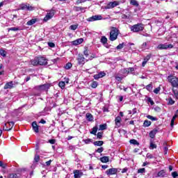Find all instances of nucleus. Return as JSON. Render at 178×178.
I'll return each instance as SVG.
<instances>
[{
  "mask_svg": "<svg viewBox=\"0 0 178 178\" xmlns=\"http://www.w3.org/2000/svg\"><path fill=\"white\" fill-rule=\"evenodd\" d=\"M144 30V24H137L131 26V31L134 33H138V31H143Z\"/></svg>",
  "mask_w": 178,
  "mask_h": 178,
  "instance_id": "obj_2",
  "label": "nucleus"
},
{
  "mask_svg": "<svg viewBox=\"0 0 178 178\" xmlns=\"http://www.w3.org/2000/svg\"><path fill=\"white\" fill-rule=\"evenodd\" d=\"M147 102H149L150 105H154L155 104L151 97H147Z\"/></svg>",
  "mask_w": 178,
  "mask_h": 178,
  "instance_id": "obj_47",
  "label": "nucleus"
},
{
  "mask_svg": "<svg viewBox=\"0 0 178 178\" xmlns=\"http://www.w3.org/2000/svg\"><path fill=\"white\" fill-rule=\"evenodd\" d=\"M146 158H147V159H154V155L147 153L146 155Z\"/></svg>",
  "mask_w": 178,
  "mask_h": 178,
  "instance_id": "obj_48",
  "label": "nucleus"
},
{
  "mask_svg": "<svg viewBox=\"0 0 178 178\" xmlns=\"http://www.w3.org/2000/svg\"><path fill=\"white\" fill-rule=\"evenodd\" d=\"M100 41H101L102 44H103V45H106V44L108 42V38H106V37H105V36H102Z\"/></svg>",
  "mask_w": 178,
  "mask_h": 178,
  "instance_id": "obj_25",
  "label": "nucleus"
},
{
  "mask_svg": "<svg viewBox=\"0 0 178 178\" xmlns=\"http://www.w3.org/2000/svg\"><path fill=\"white\" fill-rule=\"evenodd\" d=\"M138 173H145V168H140L138 170Z\"/></svg>",
  "mask_w": 178,
  "mask_h": 178,
  "instance_id": "obj_56",
  "label": "nucleus"
},
{
  "mask_svg": "<svg viewBox=\"0 0 178 178\" xmlns=\"http://www.w3.org/2000/svg\"><path fill=\"white\" fill-rule=\"evenodd\" d=\"M8 124L10 126V129H13V126H15V122L13 121L8 122Z\"/></svg>",
  "mask_w": 178,
  "mask_h": 178,
  "instance_id": "obj_60",
  "label": "nucleus"
},
{
  "mask_svg": "<svg viewBox=\"0 0 178 178\" xmlns=\"http://www.w3.org/2000/svg\"><path fill=\"white\" fill-rule=\"evenodd\" d=\"M151 59V54L147 55L146 57L144 58L143 62L142 63V67H145V65H147V63L148 60Z\"/></svg>",
  "mask_w": 178,
  "mask_h": 178,
  "instance_id": "obj_16",
  "label": "nucleus"
},
{
  "mask_svg": "<svg viewBox=\"0 0 178 178\" xmlns=\"http://www.w3.org/2000/svg\"><path fill=\"white\" fill-rule=\"evenodd\" d=\"M172 176L173 178L177 177H178L177 172L175 171V172H172Z\"/></svg>",
  "mask_w": 178,
  "mask_h": 178,
  "instance_id": "obj_57",
  "label": "nucleus"
},
{
  "mask_svg": "<svg viewBox=\"0 0 178 178\" xmlns=\"http://www.w3.org/2000/svg\"><path fill=\"white\" fill-rule=\"evenodd\" d=\"M166 101L168 102V105H174L175 100L172 97H168Z\"/></svg>",
  "mask_w": 178,
  "mask_h": 178,
  "instance_id": "obj_27",
  "label": "nucleus"
},
{
  "mask_svg": "<svg viewBox=\"0 0 178 178\" xmlns=\"http://www.w3.org/2000/svg\"><path fill=\"white\" fill-rule=\"evenodd\" d=\"M99 76H100V78L102 79V77H105V76H106V74L104 72H100L99 73Z\"/></svg>",
  "mask_w": 178,
  "mask_h": 178,
  "instance_id": "obj_54",
  "label": "nucleus"
},
{
  "mask_svg": "<svg viewBox=\"0 0 178 178\" xmlns=\"http://www.w3.org/2000/svg\"><path fill=\"white\" fill-rule=\"evenodd\" d=\"M13 88V82L10 81L8 82L7 83H6V85L4 86V90H8L9 88Z\"/></svg>",
  "mask_w": 178,
  "mask_h": 178,
  "instance_id": "obj_19",
  "label": "nucleus"
},
{
  "mask_svg": "<svg viewBox=\"0 0 178 178\" xmlns=\"http://www.w3.org/2000/svg\"><path fill=\"white\" fill-rule=\"evenodd\" d=\"M17 174H10L9 178H17Z\"/></svg>",
  "mask_w": 178,
  "mask_h": 178,
  "instance_id": "obj_55",
  "label": "nucleus"
},
{
  "mask_svg": "<svg viewBox=\"0 0 178 178\" xmlns=\"http://www.w3.org/2000/svg\"><path fill=\"white\" fill-rule=\"evenodd\" d=\"M156 148V145L152 142H150L149 149H155Z\"/></svg>",
  "mask_w": 178,
  "mask_h": 178,
  "instance_id": "obj_35",
  "label": "nucleus"
},
{
  "mask_svg": "<svg viewBox=\"0 0 178 178\" xmlns=\"http://www.w3.org/2000/svg\"><path fill=\"white\" fill-rule=\"evenodd\" d=\"M99 130H106V124H100Z\"/></svg>",
  "mask_w": 178,
  "mask_h": 178,
  "instance_id": "obj_40",
  "label": "nucleus"
},
{
  "mask_svg": "<svg viewBox=\"0 0 178 178\" xmlns=\"http://www.w3.org/2000/svg\"><path fill=\"white\" fill-rule=\"evenodd\" d=\"M19 8L22 10L29 11L34 10V9H35V8L30 6L29 3H22L19 6Z\"/></svg>",
  "mask_w": 178,
  "mask_h": 178,
  "instance_id": "obj_4",
  "label": "nucleus"
},
{
  "mask_svg": "<svg viewBox=\"0 0 178 178\" xmlns=\"http://www.w3.org/2000/svg\"><path fill=\"white\" fill-rule=\"evenodd\" d=\"M7 165L6 163H3V162L0 161V167L3 168V169H6V168Z\"/></svg>",
  "mask_w": 178,
  "mask_h": 178,
  "instance_id": "obj_51",
  "label": "nucleus"
},
{
  "mask_svg": "<svg viewBox=\"0 0 178 178\" xmlns=\"http://www.w3.org/2000/svg\"><path fill=\"white\" fill-rule=\"evenodd\" d=\"M172 92L174 94L175 98H176V99H178V90H173Z\"/></svg>",
  "mask_w": 178,
  "mask_h": 178,
  "instance_id": "obj_43",
  "label": "nucleus"
},
{
  "mask_svg": "<svg viewBox=\"0 0 178 178\" xmlns=\"http://www.w3.org/2000/svg\"><path fill=\"white\" fill-rule=\"evenodd\" d=\"M35 162H39L40 161V156L35 155L34 158Z\"/></svg>",
  "mask_w": 178,
  "mask_h": 178,
  "instance_id": "obj_58",
  "label": "nucleus"
},
{
  "mask_svg": "<svg viewBox=\"0 0 178 178\" xmlns=\"http://www.w3.org/2000/svg\"><path fill=\"white\" fill-rule=\"evenodd\" d=\"M72 66H73L72 65V63H67L65 65V69H66V70H69V69L72 68Z\"/></svg>",
  "mask_w": 178,
  "mask_h": 178,
  "instance_id": "obj_37",
  "label": "nucleus"
},
{
  "mask_svg": "<svg viewBox=\"0 0 178 178\" xmlns=\"http://www.w3.org/2000/svg\"><path fill=\"white\" fill-rule=\"evenodd\" d=\"M83 55H85L86 58L88 57V47H85V50L83 51Z\"/></svg>",
  "mask_w": 178,
  "mask_h": 178,
  "instance_id": "obj_42",
  "label": "nucleus"
},
{
  "mask_svg": "<svg viewBox=\"0 0 178 178\" xmlns=\"http://www.w3.org/2000/svg\"><path fill=\"white\" fill-rule=\"evenodd\" d=\"M56 141V140L55 139H51V140H49V143L50 144H55Z\"/></svg>",
  "mask_w": 178,
  "mask_h": 178,
  "instance_id": "obj_63",
  "label": "nucleus"
},
{
  "mask_svg": "<svg viewBox=\"0 0 178 178\" xmlns=\"http://www.w3.org/2000/svg\"><path fill=\"white\" fill-rule=\"evenodd\" d=\"M83 41H84L83 38L77 39L72 42V45H80V44H83Z\"/></svg>",
  "mask_w": 178,
  "mask_h": 178,
  "instance_id": "obj_17",
  "label": "nucleus"
},
{
  "mask_svg": "<svg viewBox=\"0 0 178 178\" xmlns=\"http://www.w3.org/2000/svg\"><path fill=\"white\" fill-rule=\"evenodd\" d=\"M3 130H5L6 131H9L12 130V128H8V127H6V124H5L3 127Z\"/></svg>",
  "mask_w": 178,
  "mask_h": 178,
  "instance_id": "obj_52",
  "label": "nucleus"
},
{
  "mask_svg": "<svg viewBox=\"0 0 178 178\" xmlns=\"http://www.w3.org/2000/svg\"><path fill=\"white\" fill-rule=\"evenodd\" d=\"M104 152V147H99L95 150V152H98L99 154H101V152Z\"/></svg>",
  "mask_w": 178,
  "mask_h": 178,
  "instance_id": "obj_53",
  "label": "nucleus"
},
{
  "mask_svg": "<svg viewBox=\"0 0 178 178\" xmlns=\"http://www.w3.org/2000/svg\"><path fill=\"white\" fill-rule=\"evenodd\" d=\"M115 122L116 126H118V127H120V122H122V118H120V116L116 117Z\"/></svg>",
  "mask_w": 178,
  "mask_h": 178,
  "instance_id": "obj_21",
  "label": "nucleus"
},
{
  "mask_svg": "<svg viewBox=\"0 0 178 178\" xmlns=\"http://www.w3.org/2000/svg\"><path fill=\"white\" fill-rule=\"evenodd\" d=\"M32 127L35 133H38L39 128H38V125L37 124V122H33L32 123Z\"/></svg>",
  "mask_w": 178,
  "mask_h": 178,
  "instance_id": "obj_18",
  "label": "nucleus"
},
{
  "mask_svg": "<svg viewBox=\"0 0 178 178\" xmlns=\"http://www.w3.org/2000/svg\"><path fill=\"white\" fill-rule=\"evenodd\" d=\"M158 177H165L166 176V172L165 170H161L157 174Z\"/></svg>",
  "mask_w": 178,
  "mask_h": 178,
  "instance_id": "obj_22",
  "label": "nucleus"
},
{
  "mask_svg": "<svg viewBox=\"0 0 178 178\" xmlns=\"http://www.w3.org/2000/svg\"><path fill=\"white\" fill-rule=\"evenodd\" d=\"M39 91H47L49 89V84H43L36 87Z\"/></svg>",
  "mask_w": 178,
  "mask_h": 178,
  "instance_id": "obj_9",
  "label": "nucleus"
},
{
  "mask_svg": "<svg viewBox=\"0 0 178 178\" xmlns=\"http://www.w3.org/2000/svg\"><path fill=\"white\" fill-rule=\"evenodd\" d=\"M48 45L50 48H55V43L54 42H48Z\"/></svg>",
  "mask_w": 178,
  "mask_h": 178,
  "instance_id": "obj_59",
  "label": "nucleus"
},
{
  "mask_svg": "<svg viewBox=\"0 0 178 178\" xmlns=\"http://www.w3.org/2000/svg\"><path fill=\"white\" fill-rule=\"evenodd\" d=\"M130 3H131V5H133V6H136V8H138V6L140 5L138 3V1H137L136 0H131Z\"/></svg>",
  "mask_w": 178,
  "mask_h": 178,
  "instance_id": "obj_28",
  "label": "nucleus"
},
{
  "mask_svg": "<svg viewBox=\"0 0 178 178\" xmlns=\"http://www.w3.org/2000/svg\"><path fill=\"white\" fill-rule=\"evenodd\" d=\"M92 88H97L98 87V83L95 81H93L91 83Z\"/></svg>",
  "mask_w": 178,
  "mask_h": 178,
  "instance_id": "obj_36",
  "label": "nucleus"
},
{
  "mask_svg": "<svg viewBox=\"0 0 178 178\" xmlns=\"http://www.w3.org/2000/svg\"><path fill=\"white\" fill-rule=\"evenodd\" d=\"M140 49L141 51H145L146 49H149V46L147 42H145L140 45Z\"/></svg>",
  "mask_w": 178,
  "mask_h": 178,
  "instance_id": "obj_15",
  "label": "nucleus"
},
{
  "mask_svg": "<svg viewBox=\"0 0 178 178\" xmlns=\"http://www.w3.org/2000/svg\"><path fill=\"white\" fill-rule=\"evenodd\" d=\"M93 144L97 147H102V145H104V141L102 140L95 141Z\"/></svg>",
  "mask_w": 178,
  "mask_h": 178,
  "instance_id": "obj_23",
  "label": "nucleus"
},
{
  "mask_svg": "<svg viewBox=\"0 0 178 178\" xmlns=\"http://www.w3.org/2000/svg\"><path fill=\"white\" fill-rule=\"evenodd\" d=\"M120 31L116 27H111L110 31V41H116L118 40V35H119Z\"/></svg>",
  "mask_w": 178,
  "mask_h": 178,
  "instance_id": "obj_1",
  "label": "nucleus"
},
{
  "mask_svg": "<svg viewBox=\"0 0 178 178\" xmlns=\"http://www.w3.org/2000/svg\"><path fill=\"white\" fill-rule=\"evenodd\" d=\"M147 119H149V120H152V122H156V120H158V118H156V117H154L152 115H147Z\"/></svg>",
  "mask_w": 178,
  "mask_h": 178,
  "instance_id": "obj_34",
  "label": "nucleus"
},
{
  "mask_svg": "<svg viewBox=\"0 0 178 178\" xmlns=\"http://www.w3.org/2000/svg\"><path fill=\"white\" fill-rule=\"evenodd\" d=\"M119 3H120L119 1H118L109 2V3L104 7V9H112V8H115V6H118Z\"/></svg>",
  "mask_w": 178,
  "mask_h": 178,
  "instance_id": "obj_6",
  "label": "nucleus"
},
{
  "mask_svg": "<svg viewBox=\"0 0 178 178\" xmlns=\"http://www.w3.org/2000/svg\"><path fill=\"white\" fill-rule=\"evenodd\" d=\"M29 65H32V66H38V57H35V58L31 60Z\"/></svg>",
  "mask_w": 178,
  "mask_h": 178,
  "instance_id": "obj_14",
  "label": "nucleus"
},
{
  "mask_svg": "<svg viewBox=\"0 0 178 178\" xmlns=\"http://www.w3.org/2000/svg\"><path fill=\"white\" fill-rule=\"evenodd\" d=\"M83 176V172L79 170H76L74 171V178H81Z\"/></svg>",
  "mask_w": 178,
  "mask_h": 178,
  "instance_id": "obj_13",
  "label": "nucleus"
},
{
  "mask_svg": "<svg viewBox=\"0 0 178 178\" xmlns=\"http://www.w3.org/2000/svg\"><path fill=\"white\" fill-rule=\"evenodd\" d=\"M101 162L103 163H106L107 162H109V157L108 156H103L100 158Z\"/></svg>",
  "mask_w": 178,
  "mask_h": 178,
  "instance_id": "obj_24",
  "label": "nucleus"
},
{
  "mask_svg": "<svg viewBox=\"0 0 178 178\" xmlns=\"http://www.w3.org/2000/svg\"><path fill=\"white\" fill-rule=\"evenodd\" d=\"M38 20L37 18L32 19L27 22L26 24L27 26H33V24H35L37 23Z\"/></svg>",
  "mask_w": 178,
  "mask_h": 178,
  "instance_id": "obj_20",
  "label": "nucleus"
},
{
  "mask_svg": "<svg viewBox=\"0 0 178 178\" xmlns=\"http://www.w3.org/2000/svg\"><path fill=\"white\" fill-rule=\"evenodd\" d=\"M130 144H133V145H140V143L137 141L136 139H131L129 140Z\"/></svg>",
  "mask_w": 178,
  "mask_h": 178,
  "instance_id": "obj_30",
  "label": "nucleus"
},
{
  "mask_svg": "<svg viewBox=\"0 0 178 178\" xmlns=\"http://www.w3.org/2000/svg\"><path fill=\"white\" fill-rule=\"evenodd\" d=\"M144 127H149L151 126V121L145 120L143 123Z\"/></svg>",
  "mask_w": 178,
  "mask_h": 178,
  "instance_id": "obj_29",
  "label": "nucleus"
},
{
  "mask_svg": "<svg viewBox=\"0 0 178 178\" xmlns=\"http://www.w3.org/2000/svg\"><path fill=\"white\" fill-rule=\"evenodd\" d=\"M121 17H122V19H130V15L122 14Z\"/></svg>",
  "mask_w": 178,
  "mask_h": 178,
  "instance_id": "obj_45",
  "label": "nucleus"
},
{
  "mask_svg": "<svg viewBox=\"0 0 178 178\" xmlns=\"http://www.w3.org/2000/svg\"><path fill=\"white\" fill-rule=\"evenodd\" d=\"M97 131H98V127H95L92 128V131H90V134H94V136H97Z\"/></svg>",
  "mask_w": 178,
  "mask_h": 178,
  "instance_id": "obj_31",
  "label": "nucleus"
},
{
  "mask_svg": "<svg viewBox=\"0 0 178 178\" xmlns=\"http://www.w3.org/2000/svg\"><path fill=\"white\" fill-rule=\"evenodd\" d=\"M123 47H124V42H122V43L120 44L119 45H118L116 49H122V48H123Z\"/></svg>",
  "mask_w": 178,
  "mask_h": 178,
  "instance_id": "obj_49",
  "label": "nucleus"
},
{
  "mask_svg": "<svg viewBox=\"0 0 178 178\" xmlns=\"http://www.w3.org/2000/svg\"><path fill=\"white\" fill-rule=\"evenodd\" d=\"M159 91H161V87L156 88L154 90V94H159Z\"/></svg>",
  "mask_w": 178,
  "mask_h": 178,
  "instance_id": "obj_50",
  "label": "nucleus"
},
{
  "mask_svg": "<svg viewBox=\"0 0 178 178\" xmlns=\"http://www.w3.org/2000/svg\"><path fill=\"white\" fill-rule=\"evenodd\" d=\"M118 173L117 168H110L106 171L107 176H112V175H116Z\"/></svg>",
  "mask_w": 178,
  "mask_h": 178,
  "instance_id": "obj_10",
  "label": "nucleus"
},
{
  "mask_svg": "<svg viewBox=\"0 0 178 178\" xmlns=\"http://www.w3.org/2000/svg\"><path fill=\"white\" fill-rule=\"evenodd\" d=\"M38 60L40 66H43L44 65H47L48 63L44 57H38Z\"/></svg>",
  "mask_w": 178,
  "mask_h": 178,
  "instance_id": "obj_11",
  "label": "nucleus"
},
{
  "mask_svg": "<svg viewBox=\"0 0 178 178\" xmlns=\"http://www.w3.org/2000/svg\"><path fill=\"white\" fill-rule=\"evenodd\" d=\"M6 51L3 50V49H0V55L3 56V58L6 57Z\"/></svg>",
  "mask_w": 178,
  "mask_h": 178,
  "instance_id": "obj_32",
  "label": "nucleus"
},
{
  "mask_svg": "<svg viewBox=\"0 0 178 178\" xmlns=\"http://www.w3.org/2000/svg\"><path fill=\"white\" fill-rule=\"evenodd\" d=\"M78 65L83 66L86 63V58L83 54H79L77 58Z\"/></svg>",
  "mask_w": 178,
  "mask_h": 178,
  "instance_id": "obj_7",
  "label": "nucleus"
},
{
  "mask_svg": "<svg viewBox=\"0 0 178 178\" xmlns=\"http://www.w3.org/2000/svg\"><path fill=\"white\" fill-rule=\"evenodd\" d=\"M86 119L88 122H92L94 120V118L90 113H86Z\"/></svg>",
  "mask_w": 178,
  "mask_h": 178,
  "instance_id": "obj_26",
  "label": "nucleus"
},
{
  "mask_svg": "<svg viewBox=\"0 0 178 178\" xmlns=\"http://www.w3.org/2000/svg\"><path fill=\"white\" fill-rule=\"evenodd\" d=\"M58 86L62 88V90H63V88H65V83L63 81H60L59 82Z\"/></svg>",
  "mask_w": 178,
  "mask_h": 178,
  "instance_id": "obj_44",
  "label": "nucleus"
},
{
  "mask_svg": "<svg viewBox=\"0 0 178 178\" xmlns=\"http://www.w3.org/2000/svg\"><path fill=\"white\" fill-rule=\"evenodd\" d=\"M115 80H117V81H122V77H120V76H115Z\"/></svg>",
  "mask_w": 178,
  "mask_h": 178,
  "instance_id": "obj_64",
  "label": "nucleus"
},
{
  "mask_svg": "<svg viewBox=\"0 0 178 178\" xmlns=\"http://www.w3.org/2000/svg\"><path fill=\"white\" fill-rule=\"evenodd\" d=\"M152 88H153L152 83H150L149 85L146 86V90H147V91H149V92L152 91Z\"/></svg>",
  "mask_w": 178,
  "mask_h": 178,
  "instance_id": "obj_33",
  "label": "nucleus"
},
{
  "mask_svg": "<svg viewBox=\"0 0 178 178\" xmlns=\"http://www.w3.org/2000/svg\"><path fill=\"white\" fill-rule=\"evenodd\" d=\"M97 20H102V15H93L88 19V22H96Z\"/></svg>",
  "mask_w": 178,
  "mask_h": 178,
  "instance_id": "obj_8",
  "label": "nucleus"
},
{
  "mask_svg": "<svg viewBox=\"0 0 178 178\" xmlns=\"http://www.w3.org/2000/svg\"><path fill=\"white\" fill-rule=\"evenodd\" d=\"M103 134H104V132H98L97 134V138H99V140H101L102 138Z\"/></svg>",
  "mask_w": 178,
  "mask_h": 178,
  "instance_id": "obj_46",
  "label": "nucleus"
},
{
  "mask_svg": "<svg viewBox=\"0 0 178 178\" xmlns=\"http://www.w3.org/2000/svg\"><path fill=\"white\" fill-rule=\"evenodd\" d=\"M63 82L65 83V84H69V79L65 78L64 81H63Z\"/></svg>",
  "mask_w": 178,
  "mask_h": 178,
  "instance_id": "obj_62",
  "label": "nucleus"
},
{
  "mask_svg": "<svg viewBox=\"0 0 178 178\" xmlns=\"http://www.w3.org/2000/svg\"><path fill=\"white\" fill-rule=\"evenodd\" d=\"M19 30H20L19 27H11L8 29V31H19Z\"/></svg>",
  "mask_w": 178,
  "mask_h": 178,
  "instance_id": "obj_38",
  "label": "nucleus"
},
{
  "mask_svg": "<svg viewBox=\"0 0 178 178\" xmlns=\"http://www.w3.org/2000/svg\"><path fill=\"white\" fill-rule=\"evenodd\" d=\"M94 79L95 80H98L99 79H101V76H99V74H97L94 75Z\"/></svg>",
  "mask_w": 178,
  "mask_h": 178,
  "instance_id": "obj_61",
  "label": "nucleus"
},
{
  "mask_svg": "<svg viewBox=\"0 0 178 178\" xmlns=\"http://www.w3.org/2000/svg\"><path fill=\"white\" fill-rule=\"evenodd\" d=\"M55 15V10H51L49 13H47L46 16L43 19V22H48V20H51L52 17Z\"/></svg>",
  "mask_w": 178,
  "mask_h": 178,
  "instance_id": "obj_5",
  "label": "nucleus"
},
{
  "mask_svg": "<svg viewBox=\"0 0 178 178\" xmlns=\"http://www.w3.org/2000/svg\"><path fill=\"white\" fill-rule=\"evenodd\" d=\"M158 131H159V129H158V128H155L152 131H151L149 133V136L150 137V138H155V136L156 135V133H158Z\"/></svg>",
  "mask_w": 178,
  "mask_h": 178,
  "instance_id": "obj_12",
  "label": "nucleus"
},
{
  "mask_svg": "<svg viewBox=\"0 0 178 178\" xmlns=\"http://www.w3.org/2000/svg\"><path fill=\"white\" fill-rule=\"evenodd\" d=\"M173 48V46L172 44H168V43H164V44H160L156 47V49L159 50H162V49H172Z\"/></svg>",
  "mask_w": 178,
  "mask_h": 178,
  "instance_id": "obj_3",
  "label": "nucleus"
},
{
  "mask_svg": "<svg viewBox=\"0 0 178 178\" xmlns=\"http://www.w3.org/2000/svg\"><path fill=\"white\" fill-rule=\"evenodd\" d=\"M162 30H163V28H160L158 30L157 33H158L159 35H163V34L165 33V31H162Z\"/></svg>",
  "mask_w": 178,
  "mask_h": 178,
  "instance_id": "obj_39",
  "label": "nucleus"
},
{
  "mask_svg": "<svg viewBox=\"0 0 178 178\" xmlns=\"http://www.w3.org/2000/svg\"><path fill=\"white\" fill-rule=\"evenodd\" d=\"M79 27V25L73 24L70 26V30H77V28Z\"/></svg>",
  "mask_w": 178,
  "mask_h": 178,
  "instance_id": "obj_41",
  "label": "nucleus"
}]
</instances>
